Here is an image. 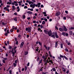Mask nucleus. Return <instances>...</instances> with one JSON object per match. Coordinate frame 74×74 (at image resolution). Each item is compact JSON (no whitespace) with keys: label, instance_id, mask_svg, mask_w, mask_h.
Listing matches in <instances>:
<instances>
[{"label":"nucleus","instance_id":"1","mask_svg":"<svg viewBox=\"0 0 74 74\" xmlns=\"http://www.w3.org/2000/svg\"><path fill=\"white\" fill-rule=\"evenodd\" d=\"M40 5H41V3H37V5H36L35 3H34L33 4H31L30 5V7H32V8H34L35 7V6L36 7H38V8H39L40 7Z\"/></svg>","mask_w":74,"mask_h":74},{"label":"nucleus","instance_id":"2","mask_svg":"<svg viewBox=\"0 0 74 74\" xmlns=\"http://www.w3.org/2000/svg\"><path fill=\"white\" fill-rule=\"evenodd\" d=\"M44 32H45V33H46V34H47V33L49 36H51V34H52V32L51 31H50L49 32L46 30H44Z\"/></svg>","mask_w":74,"mask_h":74},{"label":"nucleus","instance_id":"3","mask_svg":"<svg viewBox=\"0 0 74 74\" xmlns=\"http://www.w3.org/2000/svg\"><path fill=\"white\" fill-rule=\"evenodd\" d=\"M26 31H28V32H31V29L29 27L26 28Z\"/></svg>","mask_w":74,"mask_h":74},{"label":"nucleus","instance_id":"4","mask_svg":"<svg viewBox=\"0 0 74 74\" xmlns=\"http://www.w3.org/2000/svg\"><path fill=\"white\" fill-rule=\"evenodd\" d=\"M56 16H59V15H60V12H58L56 13L55 14Z\"/></svg>","mask_w":74,"mask_h":74},{"label":"nucleus","instance_id":"5","mask_svg":"<svg viewBox=\"0 0 74 74\" xmlns=\"http://www.w3.org/2000/svg\"><path fill=\"white\" fill-rule=\"evenodd\" d=\"M23 44H24V42H22L21 43V45H20V47L21 48H22V47H23Z\"/></svg>","mask_w":74,"mask_h":74},{"label":"nucleus","instance_id":"6","mask_svg":"<svg viewBox=\"0 0 74 74\" xmlns=\"http://www.w3.org/2000/svg\"><path fill=\"white\" fill-rule=\"evenodd\" d=\"M54 35L55 36H56V38H59V36H58V35H57V33H54Z\"/></svg>","mask_w":74,"mask_h":74},{"label":"nucleus","instance_id":"7","mask_svg":"<svg viewBox=\"0 0 74 74\" xmlns=\"http://www.w3.org/2000/svg\"><path fill=\"white\" fill-rule=\"evenodd\" d=\"M64 30L65 32L67 31V28H66V27L65 26H64Z\"/></svg>","mask_w":74,"mask_h":74},{"label":"nucleus","instance_id":"8","mask_svg":"<svg viewBox=\"0 0 74 74\" xmlns=\"http://www.w3.org/2000/svg\"><path fill=\"white\" fill-rule=\"evenodd\" d=\"M53 35H51V37H53V38H55V33H53Z\"/></svg>","mask_w":74,"mask_h":74},{"label":"nucleus","instance_id":"9","mask_svg":"<svg viewBox=\"0 0 74 74\" xmlns=\"http://www.w3.org/2000/svg\"><path fill=\"white\" fill-rule=\"evenodd\" d=\"M27 14H33V12L30 11H28L27 12Z\"/></svg>","mask_w":74,"mask_h":74},{"label":"nucleus","instance_id":"10","mask_svg":"<svg viewBox=\"0 0 74 74\" xmlns=\"http://www.w3.org/2000/svg\"><path fill=\"white\" fill-rule=\"evenodd\" d=\"M59 30L61 32H63L64 31L63 29L61 28H59Z\"/></svg>","mask_w":74,"mask_h":74},{"label":"nucleus","instance_id":"11","mask_svg":"<svg viewBox=\"0 0 74 74\" xmlns=\"http://www.w3.org/2000/svg\"><path fill=\"white\" fill-rule=\"evenodd\" d=\"M42 58H43L44 59H47V57L44 56H42Z\"/></svg>","mask_w":74,"mask_h":74},{"label":"nucleus","instance_id":"12","mask_svg":"<svg viewBox=\"0 0 74 74\" xmlns=\"http://www.w3.org/2000/svg\"><path fill=\"white\" fill-rule=\"evenodd\" d=\"M58 42H56L55 46V47H56V48L57 47V46H58Z\"/></svg>","mask_w":74,"mask_h":74},{"label":"nucleus","instance_id":"13","mask_svg":"<svg viewBox=\"0 0 74 74\" xmlns=\"http://www.w3.org/2000/svg\"><path fill=\"white\" fill-rule=\"evenodd\" d=\"M49 63L50 62V63H51V64H53V62H52V60H49Z\"/></svg>","mask_w":74,"mask_h":74},{"label":"nucleus","instance_id":"14","mask_svg":"<svg viewBox=\"0 0 74 74\" xmlns=\"http://www.w3.org/2000/svg\"><path fill=\"white\" fill-rule=\"evenodd\" d=\"M14 21H15L16 22L17 21V18L16 17H14Z\"/></svg>","mask_w":74,"mask_h":74},{"label":"nucleus","instance_id":"15","mask_svg":"<svg viewBox=\"0 0 74 74\" xmlns=\"http://www.w3.org/2000/svg\"><path fill=\"white\" fill-rule=\"evenodd\" d=\"M69 30H71L72 29H74V27H71L70 28H69Z\"/></svg>","mask_w":74,"mask_h":74},{"label":"nucleus","instance_id":"16","mask_svg":"<svg viewBox=\"0 0 74 74\" xmlns=\"http://www.w3.org/2000/svg\"><path fill=\"white\" fill-rule=\"evenodd\" d=\"M62 34L63 35V36H66V33L63 32L62 33Z\"/></svg>","mask_w":74,"mask_h":74},{"label":"nucleus","instance_id":"17","mask_svg":"<svg viewBox=\"0 0 74 74\" xmlns=\"http://www.w3.org/2000/svg\"><path fill=\"white\" fill-rule=\"evenodd\" d=\"M69 34L70 35H72L73 34V32L71 31L69 32Z\"/></svg>","mask_w":74,"mask_h":74},{"label":"nucleus","instance_id":"18","mask_svg":"<svg viewBox=\"0 0 74 74\" xmlns=\"http://www.w3.org/2000/svg\"><path fill=\"white\" fill-rule=\"evenodd\" d=\"M13 66L14 67H15L16 66V64L15 63H14L13 64Z\"/></svg>","mask_w":74,"mask_h":74},{"label":"nucleus","instance_id":"19","mask_svg":"<svg viewBox=\"0 0 74 74\" xmlns=\"http://www.w3.org/2000/svg\"><path fill=\"white\" fill-rule=\"evenodd\" d=\"M62 70L64 72H65L66 71V69H64V68H62Z\"/></svg>","mask_w":74,"mask_h":74},{"label":"nucleus","instance_id":"20","mask_svg":"<svg viewBox=\"0 0 74 74\" xmlns=\"http://www.w3.org/2000/svg\"><path fill=\"white\" fill-rule=\"evenodd\" d=\"M28 54V52L27 51H26L25 52V55H27Z\"/></svg>","mask_w":74,"mask_h":74},{"label":"nucleus","instance_id":"21","mask_svg":"<svg viewBox=\"0 0 74 74\" xmlns=\"http://www.w3.org/2000/svg\"><path fill=\"white\" fill-rule=\"evenodd\" d=\"M52 70L53 71H56V69L54 68H53L52 69Z\"/></svg>","mask_w":74,"mask_h":74},{"label":"nucleus","instance_id":"22","mask_svg":"<svg viewBox=\"0 0 74 74\" xmlns=\"http://www.w3.org/2000/svg\"><path fill=\"white\" fill-rule=\"evenodd\" d=\"M49 56L50 58H52V56L51 55V53L50 52V51H49Z\"/></svg>","mask_w":74,"mask_h":74},{"label":"nucleus","instance_id":"23","mask_svg":"<svg viewBox=\"0 0 74 74\" xmlns=\"http://www.w3.org/2000/svg\"><path fill=\"white\" fill-rule=\"evenodd\" d=\"M29 4H33V2L32 1H29Z\"/></svg>","mask_w":74,"mask_h":74},{"label":"nucleus","instance_id":"24","mask_svg":"<svg viewBox=\"0 0 74 74\" xmlns=\"http://www.w3.org/2000/svg\"><path fill=\"white\" fill-rule=\"evenodd\" d=\"M58 59L59 61H60L62 60V59H61V58H60V57H58Z\"/></svg>","mask_w":74,"mask_h":74},{"label":"nucleus","instance_id":"25","mask_svg":"<svg viewBox=\"0 0 74 74\" xmlns=\"http://www.w3.org/2000/svg\"><path fill=\"white\" fill-rule=\"evenodd\" d=\"M60 47L61 48H63V44H60Z\"/></svg>","mask_w":74,"mask_h":74},{"label":"nucleus","instance_id":"26","mask_svg":"<svg viewBox=\"0 0 74 74\" xmlns=\"http://www.w3.org/2000/svg\"><path fill=\"white\" fill-rule=\"evenodd\" d=\"M7 4H11V3L8 2L7 3Z\"/></svg>","mask_w":74,"mask_h":74},{"label":"nucleus","instance_id":"27","mask_svg":"<svg viewBox=\"0 0 74 74\" xmlns=\"http://www.w3.org/2000/svg\"><path fill=\"white\" fill-rule=\"evenodd\" d=\"M45 23V21H43L42 22V25H44Z\"/></svg>","mask_w":74,"mask_h":74},{"label":"nucleus","instance_id":"28","mask_svg":"<svg viewBox=\"0 0 74 74\" xmlns=\"http://www.w3.org/2000/svg\"><path fill=\"white\" fill-rule=\"evenodd\" d=\"M8 8L6 9L5 11H7L8 12H10V10H9V9H8Z\"/></svg>","mask_w":74,"mask_h":74},{"label":"nucleus","instance_id":"29","mask_svg":"<svg viewBox=\"0 0 74 74\" xmlns=\"http://www.w3.org/2000/svg\"><path fill=\"white\" fill-rule=\"evenodd\" d=\"M23 19H25V18H26L25 15H23Z\"/></svg>","mask_w":74,"mask_h":74},{"label":"nucleus","instance_id":"30","mask_svg":"<svg viewBox=\"0 0 74 74\" xmlns=\"http://www.w3.org/2000/svg\"><path fill=\"white\" fill-rule=\"evenodd\" d=\"M42 63V60H41L39 61V64H40V63Z\"/></svg>","mask_w":74,"mask_h":74},{"label":"nucleus","instance_id":"31","mask_svg":"<svg viewBox=\"0 0 74 74\" xmlns=\"http://www.w3.org/2000/svg\"><path fill=\"white\" fill-rule=\"evenodd\" d=\"M8 8H7L6 7H5L3 8V9L5 10H7Z\"/></svg>","mask_w":74,"mask_h":74},{"label":"nucleus","instance_id":"32","mask_svg":"<svg viewBox=\"0 0 74 74\" xmlns=\"http://www.w3.org/2000/svg\"><path fill=\"white\" fill-rule=\"evenodd\" d=\"M2 24L3 25H6V23H4V22H2Z\"/></svg>","mask_w":74,"mask_h":74},{"label":"nucleus","instance_id":"33","mask_svg":"<svg viewBox=\"0 0 74 74\" xmlns=\"http://www.w3.org/2000/svg\"><path fill=\"white\" fill-rule=\"evenodd\" d=\"M3 59H4V60H7V58H3Z\"/></svg>","mask_w":74,"mask_h":74},{"label":"nucleus","instance_id":"34","mask_svg":"<svg viewBox=\"0 0 74 74\" xmlns=\"http://www.w3.org/2000/svg\"><path fill=\"white\" fill-rule=\"evenodd\" d=\"M2 62L3 63H5V60H2Z\"/></svg>","mask_w":74,"mask_h":74},{"label":"nucleus","instance_id":"35","mask_svg":"<svg viewBox=\"0 0 74 74\" xmlns=\"http://www.w3.org/2000/svg\"><path fill=\"white\" fill-rule=\"evenodd\" d=\"M9 49H12V47H11V46H9Z\"/></svg>","mask_w":74,"mask_h":74},{"label":"nucleus","instance_id":"36","mask_svg":"<svg viewBox=\"0 0 74 74\" xmlns=\"http://www.w3.org/2000/svg\"><path fill=\"white\" fill-rule=\"evenodd\" d=\"M36 51H38V47L36 48Z\"/></svg>","mask_w":74,"mask_h":74},{"label":"nucleus","instance_id":"37","mask_svg":"<svg viewBox=\"0 0 74 74\" xmlns=\"http://www.w3.org/2000/svg\"><path fill=\"white\" fill-rule=\"evenodd\" d=\"M65 51H66V52H69V50H68L67 48H66L65 49Z\"/></svg>","mask_w":74,"mask_h":74},{"label":"nucleus","instance_id":"38","mask_svg":"<svg viewBox=\"0 0 74 74\" xmlns=\"http://www.w3.org/2000/svg\"><path fill=\"white\" fill-rule=\"evenodd\" d=\"M25 71H26L27 70V66H25Z\"/></svg>","mask_w":74,"mask_h":74},{"label":"nucleus","instance_id":"39","mask_svg":"<svg viewBox=\"0 0 74 74\" xmlns=\"http://www.w3.org/2000/svg\"><path fill=\"white\" fill-rule=\"evenodd\" d=\"M24 8L25 9V8H27V6H25L24 7Z\"/></svg>","mask_w":74,"mask_h":74},{"label":"nucleus","instance_id":"40","mask_svg":"<svg viewBox=\"0 0 74 74\" xmlns=\"http://www.w3.org/2000/svg\"><path fill=\"white\" fill-rule=\"evenodd\" d=\"M9 73H10V74H12V71L10 70L9 71Z\"/></svg>","mask_w":74,"mask_h":74},{"label":"nucleus","instance_id":"41","mask_svg":"<svg viewBox=\"0 0 74 74\" xmlns=\"http://www.w3.org/2000/svg\"><path fill=\"white\" fill-rule=\"evenodd\" d=\"M32 1L34 3H35L36 2V1L35 0H32Z\"/></svg>","mask_w":74,"mask_h":74},{"label":"nucleus","instance_id":"42","mask_svg":"<svg viewBox=\"0 0 74 74\" xmlns=\"http://www.w3.org/2000/svg\"><path fill=\"white\" fill-rule=\"evenodd\" d=\"M69 71L68 70L66 72V74H69Z\"/></svg>","mask_w":74,"mask_h":74},{"label":"nucleus","instance_id":"43","mask_svg":"<svg viewBox=\"0 0 74 74\" xmlns=\"http://www.w3.org/2000/svg\"><path fill=\"white\" fill-rule=\"evenodd\" d=\"M16 48H17V47L15 46L14 47V50H15V49H16Z\"/></svg>","mask_w":74,"mask_h":74},{"label":"nucleus","instance_id":"44","mask_svg":"<svg viewBox=\"0 0 74 74\" xmlns=\"http://www.w3.org/2000/svg\"><path fill=\"white\" fill-rule=\"evenodd\" d=\"M27 11L26 10L25 12V13H24V14H27Z\"/></svg>","mask_w":74,"mask_h":74},{"label":"nucleus","instance_id":"45","mask_svg":"<svg viewBox=\"0 0 74 74\" xmlns=\"http://www.w3.org/2000/svg\"><path fill=\"white\" fill-rule=\"evenodd\" d=\"M12 8H13V9H15V6H12Z\"/></svg>","mask_w":74,"mask_h":74},{"label":"nucleus","instance_id":"46","mask_svg":"<svg viewBox=\"0 0 74 74\" xmlns=\"http://www.w3.org/2000/svg\"><path fill=\"white\" fill-rule=\"evenodd\" d=\"M44 21H45L46 22H47V19L45 18H44Z\"/></svg>","mask_w":74,"mask_h":74},{"label":"nucleus","instance_id":"47","mask_svg":"<svg viewBox=\"0 0 74 74\" xmlns=\"http://www.w3.org/2000/svg\"><path fill=\"white\" fill-rule=\"evenodd\" d=\"M64 58H65V59H66V60H68V58L66 57V56H64Z\"/></svg>","mask_w":74,"mask_h":74},{"label":"nucleus","instance_id":"48","mask_svg":"<svg viewBox=\"0 0 74 74\" xmlns=\"http://www.w3.org/2000/svg\"><path fill=\"white\" fill-rule=\"evenodd\" d=\"M40 59V58L39 57H38L37 59V62H38V60H39V59Z\"/></svg>","mask_w":74,"mask_h":74},{"label":"nucleus","instance_id":"49","mask_svg":"<svg viewBox=\"0 0 74 74\" xmlns=\"http://www.w3.org/2000/svg\"><path fill=\"white\" fill-rule=\"evenodd\" d=\"M7 33H8V34H9V33H10V32H9V30H7Z\"/></svg>","mask_w":74,"mask_h":74},{"label":"nucleus","instance_id":"50","mask_svg":"<svg viewBox=\"0 0 74 74\" xmlns=\"http://www.w3.org/2000/svg\"><path fill=\"white\" fill-rule=\"evenodd\" d=\"M3 49H0V52H3Z\"/></svg>","mask_w":74,"mask_h":74},{"label":"nucleus","instance_id":"51","mask_svg":"<svg viewBox=\"0 0 74 74\" xmlns=\"http://www.w3.org/2000/svg\"><path fill=\"white\" fill-rule=\"evenodd\" d=\"M4 44L5 45H6V46H7V43H6V42H4Z\"/></svg>","mask_w":74,"mask_h":74},{"label":"nucleus","instance_id":"52","mask_svg":"<svg viewBox=\"0 0 74 74\" xmlns=\"http://www.w3.org/2000/svg\"><path fill=\"white\" fill-rule=\"evenodd\" d=\"M38 43H39V45H41V43L40 42H39Z\"/></svg>","mask_w":74,"mask_h":74},{"label":"nucleus","instance_id":"53","mask_svg":"<svg viewBox=\"0 0 74 74\" xmlns=\"http://www.w3.org/2000/svg\"><path fill=\"white\" fill-rule=\"evenodd\" d=\"M16 44L17 45V44H18V41H16Z\"/></svg>","mask_w":74,"mask_h":74},{"label":"nucleus","instance_id":"54","mask_svg":"<svg viewBox=\"0 0 74 74\" xmlns=\"http://www.w3.org/2000/svg\"><path fill=\"white\" fill-rule=\"evenodd\" d=\"M60 58H63V56L62 55H60Z\"/></svg>","mask_w":74,"mask_h":74},{"label":"nucleus","instance_id":"55","mask_svg":"<svg viewBox=\"0 0 74 74\" xmlns=\"http://www.w3.org/2000/svg\"><path fill=\"white\" fill-rule=\"evenodd\" d=\"M18 2H17L16 1H14V4H16V3H17Z\"/></svg>","mask_w":74,"mask_h":74},{"label":"nucleus","instance_id":"56","mask_svg":"<svg viewBox=\"0 0 74 74\" xmlns=\"http://www.w3.org/2000/svg\"><path fill=\"white\" fill-rule=\"evenodd\" d=\"M63 19L66 20V17H64L63 18Z\"/></svg>","mask_w":74,"mask_h":74},{"label":"nucleus","instance_id":"57","mask_svg":"<svg viewBox=\"0 0 74 74\" xmlns=\"http://www.w3.org/2000/svg\"><path fill=\"white\" fill-rule=\"evenodd\" d=\"M47 63H48V62H47V61H46L45 62V64H47Z\"/></svg>","mask_w":74,"mask_h":74},{"label":"nucleus","instance_id":"58","mask_svg":"<svg viewBox=\"0 0 74 74\" xmlns=\"http://www.w3.org/2000/svg\"><path fill=\"white\" fill-rule=\"evenodd\" d=\"M40 27L41 28V29H42V27H43V26H42V25H40Z\"/></svg>","mask_w":74,"mask_h":74},{"label":"nucleus","instance_id":"59","mask_svg":"<svg viewBox=\"0 0 74 74\" xmlns=\"http://www.w3.org/2000/svg\"><path fill=\"white\" fill-rule=\"evenodd\" d=\"M36 23V21H33V23Z\"/></svg>","mask_w":74,"mask_h":74},{"label":"nucleus","instance_id":"60","mask_svg":"<svg viewBox=\"0 0 74 74\" xmlns=\"http://www.w3.org/2000/svg\"><path fill=\"white\" fill-rule=\"evenodd\" d=\"M38 31H40V30H41V29H40V28H38Z\"/></svg>","mask_w":74,"mask_h":74},{"label":"nucleus","instance_id":"61","mask_svg":"<svg viewBox=\"0 0 74 74\" xmlns=\"http://www.w3.org/2000/svg\"><path fill=\"white\" fill-rule=\"evenodd\" d=\"M17 60H16L15 61V63H16H16H17Z\"/></svg>","mask_w":74,"mask_h":74},{"label":"nucleus","instance_id":"62","mask_svg":"<svg viewBox=\"0 0 74 74\" xmlns=\"http://www.w3.org/2000/svg\"><path fill=\"white\" fill-rule=\"evenodd\" d=\"M5 35L6 36H8V33H6L5 34Z\"/></svg>","mask_w":74,"mask_h":74},{"label":"nucleus","instance_id":"63","mask_svg":"<svg viewBox=\"0 0 74 74\" xmlns=\"http://www.w3.org/2000/svg\"><path fill=\"white\" fill-rule=\"evenodd\" d=\"M10 31L11 32H13V30H12V29H11L10 30Z\"/></svg>","mask_w":74,"mask_h":74},{"label":"nucleus","instance_id":"64","mask_svg":"<svg viewBox=\"0 0 74 74\" xmlns=\"http://www.w3.org/2000/svg\"><path fill=\"white\" fill-rule=\"evenodd\" d=\"M55 74H59V73L56 71Z\"/></svg>","mask_w":74,"mask_h":74}]
</instances>
